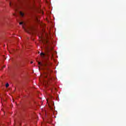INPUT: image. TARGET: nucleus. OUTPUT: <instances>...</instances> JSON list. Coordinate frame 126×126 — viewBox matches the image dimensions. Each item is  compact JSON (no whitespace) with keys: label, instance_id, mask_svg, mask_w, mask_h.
Wrapping results in <instances>:
<instances>
[{"label":"nucleus","instance_id":"nucleus-4","mask_svg":"<svg viewBox=\"0 0 126 126\" xmlns=\"http://www.w3.org/2000/svg\"><path fill=\"white\" fill-rule=\"evenodd\" d=\"M8 86H9V83H7L6 84V88H7V87H8Z\"/></svg>","mask_w":126,"mask_h":126},{"label":"nucleus","instance_id":"nucleus-7","mask_svg":"<svg viewBox=\"0 0 126 126\" xmlns=\"http://www.w3.org/2000/svg\"><path fill=\"white\" fill-rule=\"evenodd\" d=\"M13 15H14L15 16H16V15H15V14H13Z\"/></svg>","mask_w":126,"mask_h":126},{"label":"nucleus","instance_id":"nucleus-10","mask_svg":"<svg viewBox=\"0 0 126 126\" xmlns=\"http://www.w3.org/2000/svg\"><path fill=\"white\" fill-rule=\"evenodd\" d=\"M4 67H5V66H4Z\"/></svg>","mask_w":126,"mask_h":126},{"label":"nucleus","instance_id":"nucleus-9","mask_svg":"<svg viewBox=\"0 0 126 126\" xmlns=\"http://www.w3.org/2000/svg\"><path fill=\"white\" fill-rule=\"evenodd\" d=\"M47 51H48V52H49V49H48V50H47Z\"/></svg>","mask_w":126,"mask_h":126},{"label":"nucleus","instance_id":"nucleus-2","mask_svg":"<svg viewBox=\"0 0 126 126\" xmlns=\"http://www.w3.org/2000/svg\"><path fill=\"white\" fill-rule=\"evenodd\" d=\"M37 63H38V64L39 65H41V66H44V65H45L44 64L42 63L41 62H39L38 61Z\"/></svg>","mask_w":126,"mask_h":126},{"label":"nucleus","instance_id":"nucleus-1","mask_svg":"<svg viewBox=\"0 0 126 126\" xmlns=\"http://www.w3.org/2000/svg\"><path fill=\"white\" fill-rule=\"evenodd\" d=\"M40 56L42 57V58H45V53L41 52L40 53Z\"/></svg>","mask_w":126,"mask_h":126},{"label":"nucleus","instance_id":"nucleus-3","mask_svg":"<svg viewBox=\"0 0 126 126\" xmlns=\"http://www.w3.org/2000/svg\"><path fill=\"white\" fill-rule=\"evenodd\" d=\"M20 14L21 15V16H24V13H22V12H20Z\"/></svg>","mask_w":126,"mask_h":126},{"label":"nucleus","instance_id":"nucleus-5","mask_svg":"<svg viewBox=\"0 0 126 126\" xmlns=\"http://www.w3.org/2000/svg\"><path fill=\"white\" fill-rule=\"evenodd\" d=\"M22 24H23V22H20V25H22Z\"/></svg>","mask_w":126,"mask_h":126},{"label":"nucleus","instance_id":"nucleus-6","mask_svg":"<svg viewBox=\"0 0 126 126\" xmlns=\"http://www.w3.org/2000/svg\"><path fill=\"white\" fill-rule=\"evenodd\" d=\"M31 63H33V62H31Z\"/></svg>","mask_w":126,"mask_h":126},{"label":"nucleus","instance_id":"nucleus-8","mask_svg":"<svg viewBox=\"0 0 126 126\" xmlns=\"http://www.w3.org/2000/svg\"><path fill=\"white\" fill-rule=\"evenodd\" d=\"M10 5H11V3H10Z\"/></svg>","mask_w":126,"mask_h":126}]
</instances>
